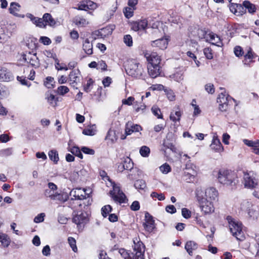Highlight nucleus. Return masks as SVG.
<instances>
[{
  "mask_svg": "<svg viewBox=\"0 0 259 259\" xmlns=\"http://www.w3.org/2000/svg\"><path fill=\"white\" fill-rule=\"evenodd\" d=\"M144 245L141 241L137 243L134 242L132 252L122 248L119 249V253L124 259H144Z\"/></svg>",
  "mask_w": 259,
  "mask_h": 259,
  "instance_id": "obj_1",
  "label": "nucleus"
},
{
  "mask_svg": "<svg viewBox=\"0 0 259 259\" xmlns=\"http://www.w3.org/2000/svg\"><path fill=\"white\" fill-rule=\"evenodd\" d=\"M195 194L201 211L205 214L213 212L214 210L213 202L204 197L203 191L198 188L196 190Z\"/></svg>",
  "mask_w": 259,
  "mask_h": 259,
  "instance_id": "obj_2",
  "label": "nucleus"
},
{
  "mask_svg": "<svg viewBox=\"0 0 259 259\" xmlns=\"http://www.w3.org/2000/svg\"><path fill=\"white\" fill-rule=\"evenodd\" d=\"M219 182L226 185H235L237 181L236 174L230 170L221 169L218 173Z\"/></svg>",
  "mask_w": 259,
  "mask_h": 259,
  "instance_id": "obj_3",
  "label": "nucleus"
},
{
  "mask_svg": "<svg viewBox=\"0 0 259 259\" xmlns=\"http://www.w3.org/2000/svg\"><path fill=\"white\" fill-rule=\"evenodd\" d=\"M227 220L229 223L230 230L232 235L238 240H243L245 239V236L242 231V224L235 221L230 216H228Z\"/></svg>",
  "mask_w": 259,
  "mask_h": 259,
  "instance_id": "obj_4",
  "label": "nucleus"
},
{
  "mask_svg": "<svg viewBox=\"0 0 259 259\" xmlns=\"http://www.w3.org/2000/svg\"><path fill=\"white\" fill-rule=\"evenodd\" d=\"M126 73L132 77L139 78L142 75L143 68L142 65L135 60L128 62L125 68Z\"/></svg>",
  "mask_w": 259,
  "mask_h": 259,
  "instance_id": "obj_5",
  "label": "nucleus"
},
{
  "mask_svg": "<svg viewBox=\"0 0 259 259\" xmlns=\"http://www.w3.org/2000/svg\"><path fill=\"white\" fill-rule=\"evenodd\" d=\"M235 100L226 93L222 92L219 95L217 98V102L219 103V110L222 112H226L228 110L229 106V103Z\"/></svg>",
  "mask_w": 259,
  "mask_h": 259,
  "instance_id": "obj_6",
  "label": "nucleus"
},
{
  "mask_svg": "<svg viewBox=\"0 0 259 259\" xmlns=\"http://www.w3.org/2000/svg\"><path fill=\"white\" fill-rule=\"evenodd\" d=\"M110 194L113 199L120 204L125 203L128 201L125 195L118 186H113V190L110 191Z\"/></svg>",
  "mask_w": 259,
  "mask_h": 259,
  "instance_id": "obj_7",
  "label": "nucleus"
},
{
  "mask_svg": "<svg viewBox=\"0 0 259 259\" xmlns=\"http://www.w3.org/2000/svg\"><path fill=\"white\" fill-rule=\"evenodd\" d=\"M253 171L244 172L243 183L245 188L253 189L257 184V181L255 179Z\"/></svg>",
  "mask_w": 259,
  "mask_h": 259,
  "instance_id": "obj_8",
  "label": "nucleus"
},
{
  "mask_svg": "<svg viewBox=\"0 0 259 259\" xmlns=\"http://www.w3.org/2000/svg\"><path fill=\"white\" fill-rule=\"evenodd\" d=\"M73 214L72 222L78 227L81 224H86L88 222V214L86 212L79 211L76 212H74Z\"/></svg>",
  "mask_w": 259,
  "mask_h": 259,
  "instance_id": "obj_9",
  "label": "nucleus"
},
{
  "mask_svg": "<svg viewBox=\"0 0 259 259\" xmlns=\"http://www.w3.org/2000/svg\"><path fill=\"white\" fill-rule=\"evenodd\" d=\"M23 59L30 64L32 67H38L39 62L36 53L31 54L30 52L27 54L22 55Z\"/></svg>",
  "mask_w": 259,
  "mask_h": 259,
  "instance_id": "obj_10",
  "label": "nucleus"
},
{
  "mask_svg": "<svg viewBox=\"0 0 259 259\" xmlns=\"http://www.w3.org/2000/svg\"><path fill=\"white\" fill-rule=\"evenodd\" d=\"M85 190L80 188L72 189L70 192L71 200H81L86 199Z\"/></svg>",
  "mask_w": 259,
  "mask_h": 259,
  "instance_id": "obj_11",
  "label": "nucleus"
},
{
  "mask_svg": "<svg viewBox=\"0 0 259 259\" xmlns=\"http://www.w3.org/2000/svg\"><path fill=\"white\" fill-rule=\"evenodd\" d=\"M123 164L124 165L125 167V170H130V171H132V174H128L127 175V178L133 181L135 179V177L134 176V171L135 169H134V163L132 161V159L126 157L124 158V160L122 162Z\"/></svg>",
  "mask_w": 259,
  "mask_h": 259,
  "instance_id": "obj_12",
  "label": "nucleus"
},
{
  "mask_svg": "<svg viewBox=\"0 0 259 259\" xmlns=\"http://www.w3.org/2000/svg\"><path fill=\"white\" fill-rule=\"evenodd\" d=\"M79 74L80 71L79 69L73 70L71 71L69 74L68 81L70 82V84L71 87L75 88L76 89H77L76 85L79 81Z\"/></svg>",
  "mask_w": 259,
  "mask_h": 259,
  "instance_id": "obj_13",
  "label": "nucleus"
},
{
  "mask_svg": "<svg viewBox=\"0 0 259 259\" xmlns=\"http://www.w3.org/2000/svg\"><path fill=\"white\" fill-rule=\"evenodd\" d=\"M229 8L231 12L237 16L242 15L245 13V9L243 6V3L242 5L231 3Z\"/></svg>",
  "mask_w": 259,
  "mask_h": 259,
  "instance_id": "obj_14",
  "label": "nucleus"
},
{
  "mask_svg": "<svg viewBox=\"0 0 259 259\" xmlns=\"http://www.w3.org/2000/svg\"><path fill=\"white\" fill-rule=\"evenodd\" d=\"M14 79L12 73L6 68L0 66V81H10Z\"/></svg>",
  "mask_w": 259,
  "mask_h": 259,
  "instance_id": "obj_15",
  "label": "nucleus"
},
{
  "mask_svg": "<svg viewBox=\"0 0 259 259\" xmlns=\"http://www.w3.org/2000/svg\"><path fill=\"white\" fill-rule=\"evenodd\" d=\"M21 8V6L16 2H12L10 4V7L9 8V11L10 14L19 17V18H24V15L19 14L18 12L20 11Z\"/></svg>",
  "mask_w": 259,
  "mask_h": 259,
  "instance_id": "obj_16",
  "label": "nucleus"
},
{
  "mask_svg": "<svg viewBox=\"0 0 259 259\" xmlns=\"http://www.w3.org/2000/svg\"><path fill=\"white\" fill-rule=\"evenodd\" d=\"M218 196V192L213 187L207 188L204 193V197L212 202L215 201Z\"/></svg>",
  "mask_w": 259,
  "mask_h": 259,
  "instance_id": "obj_17",
  "label": "nucleus"
},
{
  "mask_svg": "<svg viewBox=\"0 0 259 259\" xmlns=\"http://www.w3.org/2000/svg\"><path fill=\"white\" fill-rule=\"evenodd\" d=\"M168 39L166 38H161L152 41L151 45L154 47H157L159 49L164 50L167 48L168 45Z\"/></svg>",
  "mask_w": 259,
  "mask_h": 259,
  "instance_id": "obj_18",
  "label": "nucleus"
},
{
  "mask_svg": "<svg viewBox=\"0 0 259 259\" xmlns=\"http://www.w3.org/2000/svg\"><path fill=\"white\" fill-rule=\"evenodd\" d=\"M147 69L149 75L153 78H156L160 74V67L159 65L148 64Z\"/></svg>",
  "mask_w": 259,
  "mask_h": 259,
  "instance_id": "obj_19",
  "label": "nucleus"
},
{
  "mask_svg": "<svg viewBox=\"0 0 259 259\" xmlns=\"http://www.w3.org/2000/svg\"><path fill=\"white\" fill-rule=\"evenodd\" d=\"M210 147L212 150L215 152H221L223 150V146L220 140L217 137H213Z\"/></svg>",
  "mask_w": 259,
  "mask_h": 259,
  "instance_id": "obj_20",
  "label": "nucleus"
},
{
  "mask_svg": "<svg viewBox=\"0 0 259 259\" xmlns=\"http://www.w3.org/2000/svg\"><path fill=\"white\" fill-rule=\"evenodd\" d=\"M208 41L211 42L212 45H215L218 47H221L223 45V43L221 40L220 37L217 34L211 32L208 34Z\"/></svg>",
  "mask_w": 259,
  "mask_h": 259,
  "instance_id": "obj_21",
  "label": "nucleus"
},
{
  "mask_svg": "<svg viewBox=\"0 0 259 259\" xmlns=\"http://www.w3.org/2000/svg\"><path fill=\"white\" fill-rule=\"evenodd\" d=\"M147 60L149 62V64L154 65H159L161 61L160 56L155 52H152L150 55L147 57Z\"/></svg>",
  "mask_w": 259,
  "mask_h": 259,
  "instance_id": "obj_22",
  "label": "nucleus"
},
{
  "mask_svg": "<svg viewBox=\"0 0 259 259\" xmlns=\"http://www.w3.org/2000/svg\"><path fill=\"white\" fill-rule=\"evenodd\" d=\"M185 248L190 255H192L193 251L197 248V244L193 241H189L186 242Z\"/></svg>",
  "mask_w": 259,
  "mask_h": 259,
  "instance_id": "obj_23",
  "label": "nucleus"
},
{
  "mask_svg": "<svg viewBox=\"0 0 259 259\" xmlns=\"http://www.w3.org/2000/svg\"><path fill=\"white\" fill-rule=\"evenodd\" d=\"M83 50L89 55L93 54V45L90 43L88 38H86L83 44Z\"/></svg>",
  "mask_w": 259,
  "mask_h": 259,
  "instance_id": "obj_24",
  "label": "nucleus"
},
{
  "mask_svg": "<svg viewBox=\"0 0 259 259\" xmlns=\"http://www.w3.org/2000/svg\"><path fill=\"white\" fill-rule=\"evenodd\" d=\"M45 24L49 25L50 26H54L56 24L55 20L53 18L49 13H45L42 17Z\"/></svg>",
  "mask_w": 259,
  "mask_h": 259,
  "instance_id": "obj_25",
  "label": "nucleus"
},
{
  "mask_svg": "<svg viewBox=\"0 0 259 259\" xmlns=\"http://www.w3.org/2000/svg\"><path fill=\"white\" fill-rule=\"evenodd\" d=\"M10 239L7 234L0 233V246L7 247L10 245Z\"/></svg>",
  "mask_w": 259,
  "mask_h": 259,
  "instance_id": "obj_26",
  "label": "nucleus"
},
{
  "mask_svg": "<svg viewBox=\"0 0 259 259\" xmlns=\"http://www.w3.org/2000/svg\"><path fill=\"white\" fill-rule=\"evenodd\" d=\"M243 6L244 7L245 11L246 10H247L248 12L249 13L253 14L256 11L255 6L254 4H251L249 1H244L243 2Z\"/></svg>",
  "mask_w": 259,
  "mask_h": 259,
  "instance_id": "obj_27",
  "label": "nucleus"
},
{
  "mask_svg": "<svg viewBox=\"0 0 259 259\" xmlns=\"http://www.w3.org/2000/svg\"><path fill=\"white\" fill-rule=\"evenodd\" d=\"M49 197L53 200H58L60 202H65L67 200L66 196L64 197V195L61 193H56L49 195Z\"/></svg>",
  "mask_w": 259,
  "mask_h": 259,
  "instance_id": "obj_28",
  "label": "nucleus"
},
{
  "mask_svg": "<svg viewBox=\"0 0 259 259\" xmlns=\"http://www.w3.org/2000/svg\"><path fill=\"white\" fill-rule=\"evenodd\" d=\"M105 139L110 140L111 143L115 142L117 139L115 131L111 128L109 129L106 136Z\"/></svg>",
  "mask_w": 259,
  "mask_h": 259,
  "instance_id": "obj_29",
  "label": "nucleus"
},
{
  "mask_svg": "<svg viewBox=\"0 0 259 259\" xmlns=\"http://www.w3.org/2000/svg\"><path fill=\"white\" fill-rule=\"evenodd\" d=\"M69 151L73 154L75 155L76 156L78 157L80 159L83 158V155L81 153V150L77 146H74L70 148Z\"/></svg>",
  "mask_w": 259,
  "mask_h": 259,
  "instance_id": "obj_30",
  "label": "nucleus"
},
{
  "mask_svg": "<svg viewBox=\"0 0 259 259\" xmlns=\"http://www.w3.org/2000/svg\"><path fill=\"white\" fill-rule=\"evenodd\" d=\"M143 226L146 231L151 233L155 228L154 221H149V222H145L143 224Z\"/></svg>",
  "mask_w": 259,
  "mask_h": 259,
  "instance_id": "obj_31",
  "label": "nucleus"
},
{
  "mask_svg": "<svg viewBox=\"0 0 259 259\" xmlns=\"http://www.w3.org/2000/svg\"><path fill=\"white\" fill-rule=\"evenodd\" d=\"M49 156L50 159L57 163L59 161V156L58 152L55 150H52L49 152Z\"/></svg>",
  "mask_w": 259,
  "mask_h": 259,
  "instance_id": "obj_32",
  "label": "nucleus"
},
{
  "mask_svg": "<svg viewBox=\"0 0 259 259\" xmlns=\"http://www.w3.org/2000/svg\"><path fill=\"white\" fill-rule=\"evenodd\" d=\"M134 187L137 189L144 190L146 187V184L143 180H138L135 182Z\"/></svg>",
  "mask_w": 259,
  "mask_h": 259,
  "instance_id": "obj_33",
  "label": "nucleus"
},
{
  "mask_svg": "<svg viewBox=\"0 0 259 259\" xmlns=\"http://www.w3.org/2000/svg\"><path fill=\"white\" fill-rule=\"evenodd\" d=\"M172 78L177 82H181L184 79V72L177 71L172 75Z\"/></svg>",
  "mask_w": 259,
  "mask_h": 259,
  "instance_id": "obj_34",
  "label": "nucleus"
},
{
  "mask_svg": "<svg viewBox=\"0 0 259 259\" xmlns=\"http://www.w3.org/2000/svg\"><path fill=\"white\" fill-rule=\"evenodd\" d=\"M256 57V55L252 52L251 48H250L247 52V53L244 56L245 59L243 61L244 64H246L245 61L247 59L250 60V62H251L252 59L254 58H255Z\"/></svg>",
  "mask_w": 259,
  "mask_h": 259,
  "instance_id": "obj_35",
  "label": "nucleus"
},
{
  "mask_svg": "<svg viewBox=\"0 0 259 259\" xmlns=\"http://www.w3.org/2000/svg\"><path fill=\"white\" fill-rule=\"evenodd\" d=\"M136 8H133L132 7H126L123 11L124 16L127 18H130L133 16L134 11Z\"/></svg>",
  "mask_w": 259,
  "mask_h": 259,
  "instance_id": "obj_36",
  "label": "nucleus"
},
{
  "mask_svg": "<svg viewBox=\"0 0 259 259\" xmlns=\"http://www.w3.org/2000/svg\"><path fill=\"white\" fill-rule=\"evenodd\" d=\"M152 113L157 117L161 119L163 117L160 109L156 106H153L151 108Z\"/></svg>",
  "mask_w": 259,
  "mask_h": 259,
  "instance_id": "obj_37",
  "label": "nucleus"
},
{
  "mask_svg": "<svg viewBox=\"0 0 259 259\" xmlns=\"http://www.w3.org/2000/svg\"><path fill=\"white\" fill-rule=\"evenodd\" d=\"M197 34L200 39H205L206 41H208V36L207 32L203 29H198Z\"/></svg>",
  "mask_w": 259,
  "mask_h": 259,
  "instance_id": "obj_38",
  "label": "nucleus"
},
{
  "mask_svg": "<svg viewBox=\"0 0 259 259\" xmlns=\"http://www.w3.org/2000/svg\"><path fill=\"white\" fill-rule=\"evenodd\" d=\"M112 210V207L110 205H106L103 206L101 209L102 215L104 218H106L109 213L111 212Z\"/></svg>",
  "mask_w": 259,
  "mask_h": 259,
  "instance_id": "obj_39",
  "label": "nucleus"
},
{
  "mask_svg": "<svg viewBox=\"0 0 259 259\" xmlns=\"http://www.w3.org/2000/svg\"><path fill=\"white\" fill-rule=\"evenodd\" d=\"M54 78L51 76H48L46 78V80L44 81V85L48 89L54 88V84H53L54 81Z\"/></svg>",
  "mask_w": 259,
  "mask_h": 259,
  "instance_id": "obj_40",
  "label": "nucleus"
},
{
  "mask_svg": "<svg viewBox=\"0 0 259 259\" xmlns=\"http://www.w3.org/2000/svg\"><path fill=\"white\" fill-rule=\"evenodd\" d=\"M48 102L53 107H55L57 105V103L58 101V99L54 95L51 94L47 98Z\"/></svg>",
  "mask_w": 259,
  "mask_h": 259,
  "instance_id": "obj_41",
  "label": "nucleus"
},
{
  "mask_svg": "<svg viewBox=\"0 0 259 259\" xmlns=\"http://www.w3.org/2000/svg\"><path fill=\"white\" fill-rule=\"evenodd\" d=\"M68 241L72 250L75 252H76L77 251V248L76 245L75 239L72 237H69L68 238Z\"/></svg>",
  "mask_w": 259,
  "mask_h": 259,
  "instance_id": "obj_42",
  "label": "nucleus"
},
{
  "mask_svg": "<svg viewBox=\"0 0 259 259\" xmlns=\"http://www.w3.org/2000/svg\"><path fill=\"white\" fill-rule=\"evenodd\" d=\"M181 116V113L180 111H177L175 112V113H173L172 112L171 113L170 115V120H172L173 121H179L180 119V117Z\"/></svg>",
  "mask_w": 259,
  "mask_h": 259,
  "instance_id": "obj_43",
  "label": "nucleus"
},
{
  "mask_svg": "<svg viewBox=\"0 0 259 259\" xmlns=\"http://www.w3.org/2000/svg\"><path fill=\"white\" fill-rule=\"evenodd\" d=\"M150 152L149 148L146 146H142L140 150V153L143 157L148 156Z\"/></svg>",
  "mask_w": 259,
  "mask_h": 259,
  "instance_id": "obj_44",
  "label": "nucleus"
},
{
  "mask_svg": "<svg viewBox=\"0 0 259 259\" xmlns=\"http://www.w3.org/2000/svg\"><path fill=\"white\" fill-rule=\"evenodd\" d=\"M32 23L39 27L45 28L46 24H45L42 18L36 17Z\"/></svg>",
  "mask_w": 259,
  "mask_h": 259,
  "instance_id": "obj_45",
  "label": "nucleus"
},
{
  "mask_svg": "<svg viewBox=\"0 0 259 259\" xmlns=\"http://www.w3.org/2000/svg\"><path fill=\"white\" fill-rule=\"evenodd\" d=\"M234 52L236 56L238 57H242L244 54L243 49L239 46H236L234 48Z\"/></svg>",
  "mask_w": 259,
  "mask_h": 259,
  "instance_id": "obj_46",
  "label": "nucleus"
},
{
  "mask_svg": "<svg viewBox=\"0 0 259 259\" xmlns=\"http://www.w3.org/2000/svg\"><path fill=\"white\" fill-rule=\"evenodd\" d=\"M123 41L128 47H131L133 46L132 37L130 34H127L124 36Z\"/></svg>",
  "mask_w": 259,
  "mask_h": 259,
  "instance_id": "obj_47",
  "label": "nucleus"
},
{
  "mask_svg": "<svg viewBox=\"0 0 259 259\" xmlns=\"http://www.w3.org/2000/svg\"><path fill=\"white\" fill-rule=\"evenodd\" d=\"M12 148H8L0 151V155L2 156H8L12 154Z\"/></svg>",
  "mask_w": 259,
  "mask_h": 259,
  "instance_id": "obj_48",
  "label": "nucleus"
},
{
  "mask_svg": "<svg viewBox=\"0 0 259 259\" xmlns=\"http://www.w3.org/2000/svg\"><path fill=\"white\" fill-rule=\"evenodd\" d=\"M57 91L59 94L64 95L69 92V89L66 86L61 85L58 88Z\"/></svg>",
  "mask_w": 259,
  "mask_h": 259,
  "instance_id": "obj_49",
  "label": "nucleus"
},
{
  "mask_svg": "<svg viewBox=\"0 0 259 259\" xmlns=\"http://www.w3.org/2000/svg\"><path fill=\"white\" fill-rule=\"evenodd\" d=\"M137 22L140 30H144L147 26L148 21L146 19L141 20Z\"/></svg>",
  "mask_w": 259,
  "mask_h": 259,
  "instance_id": "obj_50",
  "label": "nucleus"
},
{
  "mask_svg": "<svg viewBox=\"0 0 259 259\" xmlns=\"http://www.w3.org/2000/svg\"><path fill=\"white\" fill-rule=\"evenodd\" d=\"M159 169L162 173L164 174H167L171 170L170 166L167 163H165L160 166Z\"/></svg>",
  "mask_w": 259,
  "mask_h": 259,
  "instance_id": "obj_51",
  "label": "nucleus"
},
{
  "mask_svg": "<svg viewBox=\"0 0 259 259\" xmlns=\"http://www.w3.org/2000/svg\"><path fill=\"white\" fill-rule=\"evenodd\" d=\"M151 197L152 198H157L158 200L162 201L165 199V196L163 194H158L155 192H152L151 193Z\"/></svg>",
  "mask_w": 259,
  "mask_h": 259,
  "instance_id": "obj_52",
  "label": "nucleus"
},
{
  "mask_svg": "<svg viewBox=\"0 0 259 259\" xmlns=\"http://www.w3.org/2000/svg\"><path fill=\"white\" fill-rule=\"evenodd\" d=\"M182 214L184 218L188 219L191 217V212L188 209L183 208L182 209Z\"/></svg>",
  "mask_w": 259,
  "mask_h": 259,
  "instance_id": "obj_53",
  "label": "nucleus"
},
{
  "mask_svg": "<svg viewBox=\"0 0 259 259\" xmlns=\"http://www.w3.org/2000/svg\"><path fill=\"white\" fill-rule=\"evenodd\" d=\"M75 22L77 25L78 26H84L88 23L85 19L81 17L76 18Z\"/></svg>",
  "mask_w": 259,
  "mask_h": 259,
  "instance_id": "obj_54",
  "label": "nucleus"
},
{
  "mask_svg": "<svg viewBox=\"0 0 259 259\" xmlns=\"http://www.w3.org/2000/svg\"><path fill=\"white\" fill-rule=\"evenodd\" d=\"M205 91L209 94H212L214 93V88L212 83H207L205 85Z\"/></svg>",
  "mask_w": 259,
  "mask_h": 259,
  "instance_id": "obj_55",
  "label": "nucleus"
},
{
  "mask_svg": "<svg viewBox=\"0 0 259 259\" xmlns=\"http://www.w3.org/2000/svg\"><path fill=\"white\" fill-rule=\"evenodd\" d=\"M81 151L84 154L94 155L95 154V151L93 149L89 148L87 147H82L81 148Z\"/></svg>",
  "mask_w": 259,
  "mask_h": 259,
  "instance_id": "obj_56",
  "label": "nucleus"
},
{
  "mask_svg": "<svg viewBox=\"0 0 259 259\" xmlns=\"http://www.w3.org/2000/svg\"><path fill=\"white\" fill-rule=\"evenodd\" d=\"M204 54L207 59H211L213 58V55L211 53V50L210 48H205L203 50Z\"/></svg>",
  "mask_w": 259,
  "mask_h": 259,
  "instance_id": "obj_57",
  "label": "nucleus"
},
{
  "mask_svg": "<svg viewBox=\"0 0 259 259\" xmlns=\"http://www.w3.org/2000/svg\"><path fill=\"white\" fill-rule=\"evenodd\" d=\"M45 217V213H40L34 218V222L36 223L42 222Z\"/></svg>",
  "mask_w": 259,
  "mask_h": 259,
  "instance_id": "obj_58",
  "label": "nucleus"
},
{
  "mask_svg": "<svg viewBox=\"0 0 259 259\" xmlns=\"http://www.w3.org/2000/svg\"><path fill=\"white\" fill-rule=\"evenodd\" d=\"M131 209L133 211H137L140 209V203L138 201H134L130 206Z\"/></svg>",
  "mask_w": 259,
  "mask_h": 259,
  "instance_id": "obj_59",
  "label": "nucleus"
},
{
  "mask_svg": "<svg viewBox=\"0 0 259 259\" xmlns=\"http://www.w3.org/2000/svg\"><path fill=\"white\" fill-rule=\"evenodd\" d=\"M17 79L22 85H26L27 87H29L30 85V83L25 78H23V77L18 76Z\"/></svg>",
  "mask_w": 259,
  "mask_h": 259,
  "instance_id": "obj_60",
  "label": "nucleus"
},
{
  "mask_svg": "<svg viewBox=\"0 0 259 259\" xmlns=\"http://www.w3.org/2000/svg\"><path fill=\"white\" fill-rule=\"evenodd\" d=\"M39 40L44 45H49L52 42L51 40L47 36H41Z\"/></svg>",
  "mask_w": 259,
  "mask_h": 259,
  "instance_id": "obj_61",
  "label": "nucleus"
},
{
  "mask_svg": "<svg viewBox=\"0 0 259 259\" xmlns=\"http://www.w3.org/2000/svg\"><path fill=\"white\" fill-rule=\"evenodd\" d=\"M94 83V81L92 80V79L90 78L88 81L85 85L84 87V91L87 92L89 93L90 92L91 90L90 89V87L91 85H92Z\"/></svg>",
  "mask_w": 259,
  "mask_h": 259,
  "instance_id": "obj_62",
  "label": "nucleus"
},
{
  "mask_svg": "<svg viewBox=\"0 0 259 259\" xmlns=\"http://www.w3.org/2000/svg\"><path fill=\"white\" fill-rule=\"evenodd\" d=\"M82 134L87 136H94L95 134V131L91 128H85L83 130Z\"/></svg>",
  "mask_w": 259,
  "mask_h": 259,
  "instance_id": "obj_63",
  "label": "nucleus"
},
{
  "mask_svg": "<svg viewBox=\"0 0 259 259\" xmlns=\"http://www.w3.org/2000/svg\"><path fill=\"white\" fill-rule=\"evenodd\" d=\"M165 210L167 212L171 214L175 213L177 211L176 207L173 205H169L166 206L165 207Z\"/></svg>",
  "mask_w": 259,
  "mask_h": 259,
  "instance_id": "obj_64",
  "label": "nucleus"
}]
</instances>
